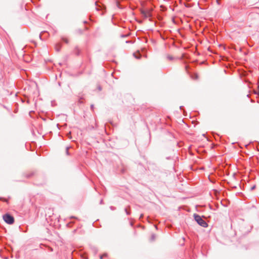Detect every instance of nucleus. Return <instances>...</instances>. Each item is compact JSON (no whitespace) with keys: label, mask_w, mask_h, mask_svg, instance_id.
<instances>
[{"label":"nucleus","mask_w":259,"mask_h":259,"mask_svg":"<svg viewBox=\"0 0 259 259\" xmlns=\"http://www.w3.org/2000/svg\"><path fill=\"white\" fill-rule=\"evenodd\" d=\"M143 217V214H141V215H140V218H142Z\"/></svg>","instance_id":"nucleus-18"},{"label":"nucleus","mask_w":259,"mask_h":259,"mask_svg":"<svg viewBox=\"0 0 259 259\" xmlns=\"http://www.w3.org/2000/svg\"><path fill=\"white\" fill-rule=\"evenodd\" d=\"M134 56L137 59H140L141 57V54L140 53H138L137 55L135 53H134Z\"/></svg>","instance_id":"nucleus-6"},{"label":"nucleus","mask_w":259,"mask_h":259,"mask_svg":"<svg viewBox=\"0 0 259 259\" xmlns=\"http://www.w3.org/2000/svg\"><path fill=\"white\" fill-rule=\"evenodd\" d=\"M110 208H111L112 210H114V209H115V208H114L113 206H111V207H110Z\"/></svg>","instance_id":"nucleus-17"},{"label":"nucleus","mask_w":259,"mask_h":259,"mask_svg":"<svg viewBox=\"0 0 259 259\" xmlns=\"http://www.w3.org/2000/svg\"><path fill=\"white\" fill-rule=\"evenodd\" d=\"M254 188H255V186H253V187L251 188V189H254Z\"/></svg>","instance_id":"nucleus-20"},{"label":"nucleus","mask_w":259,"mask_h":259,"mask_svg":"<svg viewBox=\"0 0 259 259\" xmlns=\"http://www.w3.org/2000/svg\"><path fill=\"white\" fill-rule=\"evenodd\" d=\"M155 238H156V235L155 234H152V235L151 236L150 240L151 241H154Z\"/></svg>","instance_id":"nucleus-5"},{"label":"nucleus","mask_w":259,"mask_h":259,"mask_svg":"<svg viewBox=\"0 0 259 259\" xmlns=\"http://www.w3.org/2000/svg\"><path fill=\"white\" fill-rule=\"evenodd\" d=\"M221 0H216L217 3L218 5H220L221 4Z\"/></svg>","instance_id":"nucleus-13"},{"label":"nucleus","mask_w":259,"mask_h":259,"mask_svg":"<svg viewBox=\"0 0 259 259\" xmlns=\"http://www.w3.org/2000/svg\"><path fill=\"white\" fill-rule=\"evenodd\" d=\"M102 202H103V200H101V201H100V204H102Z\"/></svg>","instance_id":"nucleus-21"},{"label":"nucleus","mask_w":259,"mask_h":259,"mask_svg":"<svg viewBox=\"0 0 259 259\" xmlns=\"http://www.w3.org/2000/svg\"><path fill=\"white\" fill-rule=\"evenodd\" d=\"M141 14H142L143 16L145 18H147L148 17H150L151 16V14L149 12L145 11H142Z\"/></svg>","instance_id":"nucleus-3"},{"label":"nucleus","mask_w":259,"mask_h":259,"mask_svg":"<svg viewBox=\"0 0 259 259\" xmlns=\"http://www.w3.org/2000/svg\"><path fill=\"white\" fill-rule=\"evenodd\" d=\"M106 255H107V254L105 253V254H104L103 255H101V256H100V258H101V259H103V258L104 257V256H106Z\"/></svg>","instance_id":"nucleus-14"},{"label":"nucleus","mask_w":259,"mask_h":259,"mask_svg":"<svg viewBox=\"0 0 259 259\" xmlns=\"http://www.w3.org/2000/svg\"><path fill=\"white\" fill-rule=\"evenodd\" d=\"M167 58L168 60H172L174 59V58L171 56H170V55H168L167 56Z\"/></svg>","instance_id":"nucleus-8"},{"label":"nucleus","mask_w":259,"mask_h":259,"mask_svg":"<svg viewBox=\"0 0 259 259\" xmlns=\"http://www.w3.org/2000/svg\"><path fill=\"white\" fill-rule=\"evenodd\" d=\"M0 200L3 201L5 202H8V200L6 198L1 197H0Z\"/></svg>","instance_id":"nucleus-10"},{"label":"nucleus","mask_w":259,"mask_h":259,"mask_svg":"<svg viewBox=\"0 0 259 259\" xmlns=\"http://www.w3.org/2000/svg\"><path fill=\"white\" fill-rule=\"evenodd\" d=\"M195 221L201 226L206 228L208 226L207 223L198 214H194Z\"/></svg>","instance_id":"nucleus-1"},{"label":"nucleus","mask_w":259,"mask_h":259,"mask_svg":"<svg viewBox=\"0 0 259 259\" xmlns=\"http://www.w3.org/2000/svg\"><path fill=\"white\" fill-rule=\"evenodd\" d=\"M193 78H194V79H197V78H198V75H197V74H195V75H194V77H193Z\"/></svg>","instance_id":"nucleus-15"},{"label":"nucleus","mask_w":259,"mask_h":259,"mask_svg":"<svg viewBox=\"0 0 259 259\" xmlns=\"http://www.w3.org/2000/svg\"><path fill=\"white\" fill-rule=\"evenodd\" d=\"M62 40L66 44H68L69 42L68 40L66 38H62Z\"/></svg>","instance_id":"nucleus-9"},{"label":"nucleus","mask_w":259,"mask_h":259,"mask_svg":"<svg viewBox=\"0 0 259 259\" xmlns=\"http://www.w3.org/2000/svg\"><path fill=\"white\" fill-rule=\"evenodd\" d=\"M91 109H92V110H93V109H94V105H92L91 106Z\"/></svg>","instance_id":"nucleus-16"},{"label":"nucleus","mask_w":259,"mask_h":259,"mask_svg":"<svg viewBox=\"0 0 259 259\" xmlns=\"http://www.w3.org/2000/svg\"><path fill=\"white\" fill-rule=\"evenodd\" d=\"M99 90L100 91H101V88L100 87H99Z\"/></svg>","instance_id":"nucleus-19"},{"label":"nucleus","mask_w":259,"mask_h":259,"mask_svg":"<svg viewBox=\"0 0 259 259\" xmlns=\"http://www.w3.org/2000/svg\"><path fill=\"white\" fill-rule=\"evenodd\" d=\"M69 149V147H67L66 148V153L67 155H69V152H68Z\"/></svg>","instance_id":"nucleus-12"},{"label":"nucleus","mask_w":259,"mask_h":259,"mask_svg":"<svg viewBox=\"0 0 259 259\" xmlns=\"http://www.w3.org/2000/svg\"><path fill=\"white\" fill-rule=\"evenodd\" d=\"M124 211L127 215L130 214V212L127 210V208H125Z\"/></svg>","instance_id":"nucleus-11"},{"label":"nucleus","mask_w":259,"mask_h":259,"mask_svg":"<svg viewBox=\"0 0 259 259\" xmlns=\"http://www.w3.org/2000/svg\"><path fill=\"white\" fill-rule=\"evenodd\" d=\"M3 219L6 223L10 225L13 224L14 222V217L8 213H6L3 215Z\"/></svg>","instance_id":"nucleus-2"},{"label":"nucleus","mask_w":259,"mask_h":259,"mask_svg":"<svg viewBox=\"0 0 259 259\" xmlns=\"http://www.w3.org/2000/svg\"><path fill=\"white\" fill-rule=\"evenodd\" d=\"M95 6H96V10H97V11H100V8H99V7H100V6H99V7H98V4H97V2H96L95 3Z\"/></svg>","instance_id":"nucleus-7"},{"label":"nucleus","mask_w":259,"mask_h":259,"mask_svg":"<svg viewBox=\"0 0 259 259\" xmlns=\"http://www.w3.org/2000/svg\"><path fill=\"white\" fill-rule=\"evenodd\" d=\"M61 45L60 44H58L56 45V47H55V49H56V50L57 51V52H59L60 51V49H61Z\"/></svg>","instance_id":"nucleus-4"}]
</instances>
